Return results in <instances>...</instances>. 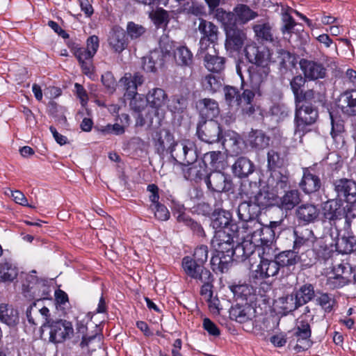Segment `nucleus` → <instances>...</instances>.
<instances>
[{"label": "nucleus", "instance_id": "nucleus-1", "mask_svg": "<svg viewBox=\"0 0 356 356\" xmlns=\"http://www.w3.org/2000/svg\"><path fill=\"white\" fill-rule=\"evenodd\" d=\"M154 140L156 152L160 155L168 152L175 161L195 159V143L186 139L175 141L173 134L168 129L157 132Z\"/></svg>", "mask_w": 356, "mask_h": 356}, {"label": "nucleus", "instance_id": "nucleus-2", "mask_svg": "<svg viewBox=\"0 0 356 356\" xmlns=\"http://www.w3.org/2000/svg\"><path fill=\"white\" fill-rule=\"evenodd\" d=\"M42 332L49 330V341L58 343L67 339H70L74 333V329L71 322L65 320H49L41 325Z\"/></svg>", "mask_w": 356, "mask_h": 356}, {"label": "nucleus", "instance_id": "nucleus-3", "mask_svg": "<svg viewBox=\"0 0 356 356\" xmlns=\"http://www.w3.org/2000/svg\"><path fill=\"white\" fill-rule=\"evenodd\" d=\"M216 253L229 254L235 257L236 261H243L254 252V245L251 241L244 239L241 243L234 246V242L221 243L213 247Z\"/></svg>", "mask_w": 356, "mask_h": 356}, {"label": "nucleus", "instance_id": "nucleus-4", "mask_svg": "<svg viewBox=\"0 0 356 356\" xmlns=\"http://www.w3.org/2000/svg\"><path fill=\"white\" fill-rule=\"evenodd\" d=\"M322 211L324 222H327L330 226L336 227L337 222L344 218L346 222L350 225V218L347 212L350 209L346 210L341 200L331 199L326 201L323 205Z\"/></svg>", "mask_w": 356, "mask_h": 356}, {"label": "nucleus", "instance_id": "nucleus-5", "mask_svg": "<svg viewBox=\"0 0 356 356\" xmlns=\"http://www.w3.org/2000/svg\"><path fill=\"white\" fill-rule=\"evenodd\" d=\"M248 232L250 235V238L248 240L254 245V251L257 249L258 251L262 249V254L268 255L270 250H272L271 245L275 238V231L271 227H265L260 223V227H254ZM259 254H260V252H259Z\"/></svg>", "mask_w": 356, "mask_h": 356}, {"label": "nucleus", "instance_id": "nucleus-6", "mask_svg": "<svg viewBox=\"0 0 356 356\" xmlns=\"http://www.w3.org/2000/svg\"><path fill=\"white\" fill-rule=\"evenodd\" d=\"M259 209L253 201L244 200L239 204L237 209V215L240 220L241 228L245 232L254 227H260V222L258 221Z\"/></svg>", "mask_w": 356, "mask_h": 356}, {"label": "nucleus", "instance_id": "nucleus-7", "mask_svg": "<svg viewBox=\"0 0 356 356\" xmlns=\"http://www.w3.org/2000/svg\"><path fill=\"white\" fill-rule=\"evenodd\" d=\"M195 159L192 161L186 160L176 162L182 165V172L186 179L197 182L202 179H206L208 175V168L206 161L197 160L198 156L195 145Z\"/></svg>", "mask_w": 356, "mask_h": 356}, {"label": "nucleus", "instance_id": "nucleus-8", "mask_svg": "<svg viewBox=\"0 0 356 356\" xmlns=\"http://www.w3.org/2000/svg\"><path fill=\"white\" fill-rule=\"evenodd\" d=\"M318 118V111L314 104L296 106L295 124L296 134L304 133L307 126L314 124Z\"/></svg>", "mask_w": 356, "mask_h": 356}, {"label": "nucleus", "instance_id": "nucleus-9", "mask_svg": "<svg viewBox=\"0 0 356 356\" xmlns=\"http://www.w3.org/2000/svg\"><path fill=\"white\" fill-rule=\"evenodd\" d=\"M197 136L200 140L207 143H215L222 138L220 124L213 120H202L197 125Z\"/></svg>", "mask_w": 356, "mask_h": 356}, {"label": "nucleus", "instance_id": "nucleus-10", "mask_svg": "<svg viewBox=\"0 0 356 356\" xmlns=\"http://www.w3.org/2000/svg\"><path fill=\"white\" fill-rule=\"evenodd\" d=\"M270 67H250L248 68L250 87L261 96L267 90Z\"/></svg>", "mask_w": 356, "mask_h": 356}, {"label": "nucleus", "instance_id": "nucleus-11", "mask_svg": "<svg viewBox=\"0 0 356 356\" xmlns=\"http://www.w3.org/2000/svg\"><path fill=\"white\" fill-rule=\"evenodd\" d=\"M332 185L338 200L350 204L356 203V181L353 179L341 178L334 180Z\"/></svg>", "mask_w": 356, "mask_h": 356}, {"label": "nucleus", "instance_id": "nucleus-12", "mask_svg": "<svg viewBox=\"0 0 356 356\" xmlns=\"http://www.w3.org/2000/svg\"><path fill=\"white\" fill-rule=\"evenodd\" d=\"M245 55L250 63L253 64L251 67H269L270 61V52L267 48L260 49L255 44L246 45Z\"/></svg>", "mask_w": 356, "mask_h": 356}, {"label": "nucleus", "instance_id": "nucleus-13", "mask_svg": "<svg viewBox=\"0 0 356 356\" xmlns=\"http://www.w3.org/2000/svg\"><path fill=\"white\" fill-rule=\"evenodd\" d=\"M26 318L32 325L49 321L50 317L49 309L44 305V300L38 299L32 302L26 309Z\"/></svg>", "mask_w": 356, "mask_h": 356}, {"label": "nucleus", "instance_id": "nucleus-14", "mask_svg": "<svg viewBox=\"0 0 356 356\" xmlns=\"http://www.w3.org/2000/svg\"><path fill=\"white\" fill-rule=\"evenodd\" d=\"M279 270L280 268L275 259H268L265 258L263 254L259 264L257 266V269L252 272L250 277L257 283L258 281L275 276L279 273Z\"/></svg>", "mask_w": 356, "mask_h": 356}, {"label": "nucleus", "instance_id": "nucleus-15", "mask_svg": "<svg viewBox=\"0 0 356 356\" xmlns=\"http://www.w3.org/2000/svg\"><path fill=\"white\" fill-rule=\"evenodd\" d=\"M225 47L230 52H238L243 47L247 40L245 29L236 26L226 30Z\"/></svg>", "mask_w": 356, "mask_h": 356}, {"label": "nucleus", "instance_id": "nucleus-16", "mask_svg": "<svg viewBox=\"0 0 356 356\" xmlns=\"http://www.w3.org/2000/svg\"><path fill=\"white\" fill-rule=\"evenodd\" d=\"M299 65L304 76L308 80L314 81L326 76L327 70L320 62L302 58Z\"/></svg>", "mask_w": 356, "mask_h": 356}, {"label": "nucleus", "instance_id": "nucleus-17", "mask_svg": "<svg viewBox=\"0 0 356 356\" xmlns=\"http://www.w3.org/2000/svg\"><path fill=\"white\" fill-rule=\"evenodd\" d=\"M182 268L184 273L191 278L197 281H205L211 273L204 267V265L199 264L191 259L190 256H186L182 259Z\"/></svg>", "mask_w": 356, "mask_h": 356}, {"label": "nucleus", "instance_id": "nucleus-18", "mask_svg": "<svg viewBox=\"0 0 356 356\" xmlns=\"http://www.w3.org/2000/svg\"><path fill=\"white\" fill-rule=\"evenodd\" d=\"M337 108L346 116H356V90L342 92L336 102Z\"/></svg>", "mask_w": 356, "mask_h": 356}, {"label": "nucleus", "instance_id": "nucleus-19", "mask_svg": "<svg viewBox=\"0 0 356 356\" xmlns=\"http://www.w3.org/2000/svg\"><path fill=\"white\" fill-rule=\"evenodd\" d=\"M229 317L239 323H251L249 328H252V320L255 317V309L248 302L245 305L236 304L229 309Z\"/></svg>", "mask_w": 356, "mask_h": 356}, {"label": "nucleus", "instance_id": "nucleus-20", "mask_svg": "<svg viewBox=\"0 0 356 356\" xmlns=\"http://www.w3.org/2000/svg\"><path fill=\"white\" fill-rule=\"evenodd\" d=\"M204 181L208 188L213 192H226L230 191L232 188L230 180L220 171L208 174Z\"/></svg>", "mask_w": 356, "mask_h": 356}, {"label": "nucleus", "instance_id": "nucleus-21", "mask_svg": "<svg viewBox=\"0 0 356 356\" xmlns=\"http://www.w3.org/2000/svg\"><path fill=\"white\" fill-rule=\"evenodd\" d=\"M320 210L313 203L306 202L299 205L295 211L296 217L300 223L309 225L317 221Z\"/></svg>", "mask_w": 356, "mask_h": 356}, {"label": "nucleus", "instance_id": "nucleus-22", "mask_svg": "<svg viewBox=\"0 0 356 356\" xmlns=\"http://www.w3.org/2000/svg\"><path fill=\"white\" fill-rule=\"evenodd\" d=\"M145 78L140 72L125 73L120 79V83L125 90V96L129 99H133L138 94L137 89L138 86L143 84Z\"/></svg>", "mask_w": 356, "mask_h": 356}, {"label": "nucleus", "instance_id": "nucleus-23", "mask_svg": "<svg viewBox=\"0 0 356 356\" xmlns=\"http://www.w3.org/2000/svg\"><path fill=\"white\" fill-rule=\"evenodd\" d=\"M232 214L229 211L225 209H215L211 214V225L215 230H223L230 226L232 232H235L238 226L232 223Z\"/></svg>", "mask_w": 356, "mask_h": 356}, {"label": "nucleus", "instance_id": "nucleus-24", "mask_svg": "<svg viewBox=\"0 0 356 356\" xmlns=\"http://www.w3.org/2000/svg\"><path fill=\"white\" fill-rule=\"evenodd\" d=\"M299 186L305 194L311 195L321 189L322 182L318 175L314 174L309 168H303V175Z\"/></svg>", "mask_w": 356, "mask_h": 356}, {"label": "nucleus", "instance_id": "nucleus-25", "mask_svg": "<svg viewBox=\"0 0 356 356\" xmlns=\"http://www.w3.org/2000/svg\"><path fill=\"white\" fill-rule=\"evenodd\" d=\"M296 106H298L304 104H324L326 102V95L324 91L315 90L314 88H308L300 92L298 97L295 99Z\"/></svg>", "mask_w": 356, "mask_h": 356}, {"label": "nucleus", "instance_id": "nucleus-26", "mask_svg": "<svg viewBox=\"0 0 356 356\" xmlns=\"http://www.w3.org/2000/svg\"><path fill=\"white\" fill-rule=\"evenodd\" d=\"M72 50L81 65L83 73L88 76L91 75L94 71L93 54L83 47L75 46Z\"/></svg>", "mask_w": 356, "mask_h": 356}, {"label": "nucleus", "instance_id": "nucleus-27", "mask_svg": "<svg viewBox=\"0 0 356 356\" xmlns=\"http://www.w3.org/2000/svg\"><path fill=\"white\" fill-rule=\"evenodd\" d=\"M302 201V195L298 189L285 191L284 194L277 201V207L282 211L288 212L297 208Z\"/></svg>", "mask_w": 356, "mask_h": 356}, {"label": "nucleus", "instance_id": "nucleus-28", "mask_svg": "<svg viewBox=\"0 0 356 356\" xmlns=\"http://www.w3.org/2000/svg\"><path fill=\"white\" fill-rule=\"evenodd\" d=\"M270 138L261 130H252L249 132L247 143L251 148L259 151L269 146Z\"/></svg>", "mask_w": 356, "mask_h": 356}, {"label": "nucleus", "instance_id": "nucleus-29", "mask_svg": "<svg viewBox=\"0 0 356 356\" xmlns=\"http://www.w3.org/2000/svg\"><path fill=\"white\" fill-rule=\"evenodd\" d=\"M229 289L236 300H245L250 304L254 300L255 289L250 284H234L229 286Z\"/></svg>", "mask_w": 356, "mask_h": 356}, {"label": "nucleus", "instance_id": "nucleus-30", "mask_svg": "<svg viewBox=\"0 0 356 356\" xmlns=\"http://www.w3.org/2000/svg\"><path fill=\"white\" fill-rule=\"evenodd\" d=\"M108 44L112 49L117 53H121L127 47L126 33L123 29H113L108 38Z\"/></svg>", "mask_w": 356, "mask_h": 356}, {"label": "nucleus", "instance_id": "nucleus-31", "mask_svg": "<svg viewBox=\"0 0 356 356\" xmlns=\"http://www.w3.org/2000/svg\"><path fill=\"white\" fill-rule=\"evenodd\" d=\"M232 172L238 177H246L254 170V163L247 157L241 156L232 165Z\"/></svg>", "mask_w": 356, "mask_h": 356}, {"label": "nucleus", "instance_id": "nucleus-32", "mask_svg": "<svg viewBox=\"0 0 356 356\" xmlns=\"http://www.w3.org/2000/svg\"><path fill=\"white\" fill-rule=\"evenodd\" d=\"M235 257L229 254L216 253L211 257V266L215 273H224L228 271Z\"/></svg>", "mask_w": 356, "mask_h": 356}, {"label": "nucleus", "instance_id": "nucleus-33", "mask_svg": "<svg viewBox=\"0 0 356 356\" xmlns=\"http://www.w3.org/2000/svg\"><path fill=\"white\" fill-rule=\"evenodd\" d=\"M203 38L207 39L210 42H216L218 40V27L213 22L204 19H200L197 27Z\"/></svg>", "mask_w": 356, "mask_h": 356}, {"label": "nucleus", "instance_id": "nucleus-34", "mask_svg": "<svg viewBox=\"0 0 356 356\" xmlns=\"http://www.w3.org/2000/svg\"><path fill=\"white\" fill-rule=\"evenodd\" d=\"M201 115L204 116L209 120H212L219 114L218 104L216 101L209 98L200 99L197 105Z\"/></svg>", "mask_w": 356, "mask_h": 356}, {"label": "nucleus", "instance_id": "nucleus-35", "mask_svg": "<svg viewBox=\"0 0 356 356\" xmlns=\"http://www.w3.org/2000/svg\"><path fill=\"white\" fill-rule=\"evenodd\" d=\"M277 63L279 69L281 71L286 72L288 69L293 67L296 65V57L289 51L283 49H277L276 51V58L274 60Z\"/></svg>", "mask_w": 356, "mask_h": 356}, {"label": "nucleus", "instance_id": "nucleus-36", "mask_svg": "<svg viewBox=\"0 0 356 356\" xmlns=\"http://www.w3.org/2000/svg\"><path fill=\"white\" fill-rule=\"evenodd\" d=\"M259 190V185L257 181L243 180L238 188V195L242 199H247L246 201H253Z\"/></svg>", "mask_w": 356, "mask_h": 356}, {"label": "nucleus", "instance_id": "nucleus-37", "mask_svg": "<svg viewBox=\"0 0 356 356\" xmlns=\"http://www.w3.org/2000/svg\"><path fill=\"white\" fill-rule=\"evenodd\" d=\"M146 99L151 107L159 109L165 105L168 95L163 89L156 88L149 91Z\"/></svg>", "mask_w": 356, "mask_h": 356}, {"label": "nucleus", "instance_id": "nucleus-38", "mask_svg": "<svg viewBox=\"0 0 356 356\" xmlns=\"http://www.w3.org/2000/svg\"><path fill=\"white\" fill-rule=\"evenodd\" d=\"M296 298L300 306L306 305L316 297L314 286L309 283H306L293 291Z\"/></svg>", "mask_w": 356, "mask_h": 356}, {"label": "nucleus", "instance_id": "nucleus-39", "mask_svg": "<svg viewBox=\"0 0 356 356\" xmlns=\"http://www.w3.org/2000/svg\"><path fill=\"white\" fill-rule=\"evenodd\" d=\"M275 259L279 268L294 266L298 263L300 257L298 252L294 250H286L280 252L275 256Z\"/></svg>", "mask_w": 356, "mask_h": 356}, {"label": "nucleus", "instance_id": "nucleus-40", "mask_svg": "<svg viewBox=\"0 0 356 356\" xmlns=\"http://www.w3.org/2000/svg\"><path fill=\"white\" fill-rule=\"evenodd\" d=\"M252 29L255 33V36L258 40L261 42H275V38L272 32V26L269 23L257 24L253 26Z\"/></svg>", "mask_w": 356, "mask_h": 356}, {"label": "nucleus", "instance_id": "nucleus-41", "mask_svg": "<svg viewBox=\"0 0 356 356\" xmlns=\"http://www.w3.org/2000/svg\"><path fill=\"white\" fill-rule=\"evenodd\" d=\"M214 17L224 27L225 31L236 26L237 19L234 12H227L222 8L216 10Z\"/></svg>", "mask_w": 356, "mask_h": 356}, {"label": "nucleus", "instance_id": "nucleus-42", "mask_svg": "<svg viewBox=\"0 0 356 356\" xmlns=\"http://www.w3.org/2000/svg\"><path fill=\"white\" fill-rule=\"evenodd\" d=\"M222 144L226 151L238 154L241 152V138L234 131L226 133L222 136Z\"/></svg>", "mask_w": 356, "mask_h": 356}, {"label": "nucleus", "instance_id": "nucleus-43", "mask_svg": "<svg viewBox=\"0 0 356 356\" xmlns=\"http://www.w3.org/2000/svg\"><path fill=\"white\" fill-rule=\"evenodd\" d=\"M204 62L206 68L209 71L220 73L225 67L226 59L222 56L207 54L204 56Z\"/></svg>", "mask_w": 356, "mask_h": 356}, {"label": "nucleus", "instance_id": "nucleus-44", "mask_svg": "<svg viewBox=\"0 0 356 356\" xmlns=\"http://www.w3.org/2000/svg\"><path fill=\"white\" fill-rule=\"evenodd\" d=\"M285 163V155L279 148H272L267 153V168L270 171L282 167Z\"/></svg>", "mask_w": 356, "mask_h": 356}, {"label": "nucleus", "instance_id": "nucleus-45", "mask_svg": "<svg viewBox=\"0 0 356 356\" xmlns=\"http://www.w3.org/2000/svg\"><path fill=\"white\" fill-rule=\"evenodd\" d=\"M336 248L337 251L343 254L356 251V237L353 235L339 237L336 242Z\"/></svg>", "mask_w": 356, "mask_h": 356}, {"label": "nucleus", "instance_id": "nucleus-46", "mask_svg": "<svg viewBox=\"0 0 356 356\" xmlns=\"http://www.w3.org/2000/svg\"><path fill=\"white\" fill-rule=\"evenodd\" d=\"M0 321L10 327L16 325L19 322L18 312L6 305L1 304Z\"/></svg>", "mask_w": 356, "mask_h": 356}, {"label": "nucleus", "instance_id": "nucleus-47", "mask_svg": "<svg viewBox=\"0 0 356 356\" xmlns=\"http://www.w3.org/2000/svg\"><path fill=\"white\" fill-rule=\"evenodd\" d=\"M18 268L10 261H5L0 264V278L3 282H11L17 278Z\"/></svg>", "mask_w": 356, "mask_h": 356}, {"label": "nucleus", "instance_id": "nucleus-48", "mask_svg": "<svg viewBox=\"0 0 356 356\" xmlns=\"http://www.w3.org/2000/svg\"><path fill=\"white\" fill-rule=\"evenodd\" d=\"M280 308L284 313H290L294 312L299 307L300 305L298 303L293 291L291 294L279 298L277 300Z\"/></svg>", "mask_w": 356, "mask_h": 356}, {"label": "nucleus", "instance_id": "nucleus-49", "mask_svg": "<svg viewBox=\"0 0 356 356\" xmlns=\"http://www.w3.org/2000/svg\"><path fill=\"white\" fill-rule=\"evenodd\" d=\"M234 12L237 21L243 24L258 16L256 12L251 10L248 6L244 4L236 6L234 9Z\"/></svg>", "mask_w": 356, "mask_h": 356}, {"label": "nucleus", "instance_id": "nucleus-50", "mask_svg": "<svg viewBox=\"0 0 356 356\" xmlns=\"http://www.w3.org/2000/svg\"><path fill=\"white\" fill-rule=\"evenodd\" d=\"M176 63L180 66H191L193 63V54L184 46L177 47L174 52Z\"/></svg>", "mask_w": 356, "mask_h": 356}, {"label": "nucleus", "instance_id": "nucleus-51", "mask_svg": "<svg viewBox=\"0 0 356 356\" xmlns=\"http://www.w3.org/2000/svg\"><path fill=\"white\" fill-rule=\"evenodd\" d=\"M202 85L204 90L211 93H215L222 88V79L218 76L208 74L202 79Z\"/></svg>", "mask_w": 356, "mask_h": 356}, {"label": "nucleus", "instance_id": "nucleus-52", "mask_svg": "<svg viewBox=\"0 0 356 356\" xmlns=\"http://www.w3.org/2000/svg\"><path fill=\"white\" fill-rule=\"evenodd\" d=\"M159 52H152L149 56L143 58V69L147 72H155L156 65H162L163 59Z\"/></svg>", "mask_w": 356, "mask_h": 356}, {"label": "nucleus", "instance_id": "nucleus-53", "mask_svg": "<svg viewBox=\"0 0 356 356\" xmlns=\"http://www.w3.org/2000/svg\"><path fill=\"white\" fill-rule=\"evenodd\" d=\"M270 178L275 181V187L277 188L284 190L289 185V174L286 170L272 171Z\"/></svg>", "mask_w": 356, "mask_h": 356}, {"label": "nucleus", "instance_id": "nucleus-54", "mask_svg": "<svg viewBox=\"0 0 356 356\" xmlns=\"http://www.w3.org/2000/svg\"><path fill=\"white\" fill-rule=\"evenodd\" d=\"M253 202L259 210L265 209L274 204V195L268 192H261L260 189Z\"/></svg>", "mask_w": 356, "mask_h": 356}, {"label": "nucleus", "instance_id": "nucleus-55", "mask_svg": "<svg viewBox=\"0 0 356 356\" xmlns=\"http://www.w3.org/2000/svg\"><path fill=\"white\" fill-rule=\"evenodd\" d=\"M316 301L325 312H330L335 304L333 296L327 293H320L316 298Z\"/></svg>", "mask_w": 356, "mask_h": 356}, {"label": "nucleus", "instance_id": "nucleus-56", "mask_svg": "<svg viewBox=\"0 0 356 356\" xmlns=\"http://www.w3.org/2000/svg\"><path fill=\"white\" fill-rule=\"evenodd\" d=\"M187 107V98L183 95H176L172 99L170 110L175 113H182Z\"/></svg>", "mask_w": 356, "mask_h": 356}, {"label": "nucleus", "instance_id": "nucleus-57", "mask_svg": "<svg viewBox=\"0 0 356 356\" xmlns=\"http://www.w3.org/2000/svg\"><path fill=\"white\" fill-rule=\"evenodd\" d=\"M225 98L229 105L236 104L239 105L241 103V98L239 91L233 86H225L224 88Z\"/></svg>", "mask_w": 356, "mask_h": 356}, {"label": "nucleus", "instance_id": "nucleus-58", "mask_svg": "<svg viewBox=\"0 0 356 356\" xmlns=\"http://www.w3.org/2000/svg\"><path fill=\"white\" fill-rule=\"evenodd\" d=\"M293 233L296 236L293 243L294 251L305 245L309 240L310 237L313 236V232L308 229H306L305 231L301 232L298 230H294Z\"/></svg>", "mask_w": 356, "mask_h": 356}, {"label": "nucleus", "instance_id": "nucleus-59", "mask_svg": "<svg viewBox=\"0 0 356 356\" xmlns=\"http://www.w3.org/2000/svg\"><path fill=\"white\" fill-rule=\"evenodd\" d=\"M282 25L280 30L284 35L286 33L291 34L297 24L293 17L286 11L282 13Z\"/></svg>", "mask_w": 356, "mask_h": 356}, {"label": "nucleus", "instance_id": "nucleus-60", "mask_svg": "<svg viewBox=\"0 0 356 356\" xmlns=\"http://www.w3.org/2000/svg\"><path fill=\"white\" fill-rule=\"evenodd\" d=\"M232 232L233 234H229L227 233L225 230H216L215 235L211 240L212 247L216 245V242L218 245L234 242V232Z\"/></svg>", "mask_w": 356, "mask_h": 356}, {"label": "nucleus", "instance_id": "nucleus-61", "mask_svg": "<svg viewBox=\"0 0 356 356\" xmlns=\"http://www.w3.org/2000/svg\"><path fill=\"white\" fill-rule=\"evenodd\" d=\"M149 209L154 212V216L159 220H167L170 218V212L167 207L158 202L149 205Z\"/></svg>", "mask_w": 356, "mask_h": 356}, {"label": "nucleus", "instance_id": "nucleus-62", "mask_svg": "<svg viewBox=\"0 0 356 356\" xmlns=\"http://www.w3.org/2000/svg\"><path fill=\"white\" fill-rule=\"evenodd\" d=\"M294 334L296 337L310 338L312 330L309 323L303 319L298 321Z\"/></svg>", "mask_w": 356, "mask_h": 356}, {"label": "nucleus", "instance_id": "nucleus-63", "mask_svg": "<svg viewBox=\"0 0 356 356\" xmlns=\"http://www.w3.org/2000/svg\"><path fill=\"white\" fill-rule=\"evenodd\" d=\"M208 247L205 245H201L195 249L193 254L191 257V259H194L195 261L204 265L208 259Z\"/></svg>", "mask_w": 356, "mask_h": 356}, {"label": "nucleus", "instance_id": "nucleus-64", "mask_svg": "<svg viewBox=\"0 0 356 356\" xmlns=\"http://www.w3.org/2000/svg\"><path fill=\"white\" fill-rule=\"evenodd\" d=\"M149 16L154 21V23L158 26L162 25L163 24H167L169 21L168 12L161 8L150 13Z\"/></svg>", "mask_w": 356, "mask_h": 356}]
</instances>
